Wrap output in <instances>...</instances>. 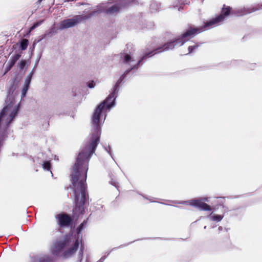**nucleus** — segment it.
Segmentation results:
<instances>
[{
  "label": "nucleus",
  "mask_w": 262,
  "mask_h": 262,
  "mask_svg": "<svg viewBox=\"0 0 262 262\" xmlns=\"http://www.w3.org/2000/svg\"><path fill=\"white\" fill-rule=\"evenodd\" d=\"M222 16H217L209 21H207L203 27L196 28L190 27L185 32L182 34L181 36L164 43L163 46L158 47L152 50L151 51L145 53L141 59L136 63H133L134 62L135 60L130 54L126 53H121L120 56L122 62L124 64L130 65L131 68L127 69L120 77L114 85L112 91L109 94L108 112L112 107H114L116 105L115 101L118 95L119 85L129 72L132 70L137 69L138 66L139 65L142 61L146 60L147 58L152 57L156 54L172 50L175 47L183 45L186 41L190 40L198 33L219 25L220 23L222 22Z\"/></svg>",
  "instance_id": "1"
},
{
  "label": "nucleus",
  "mask_w": 262,
  "mask_h": 262,
  "mask_svg": "<svg viewBox=\"0 0 262 262\" xmlns=\"http://www.w3.org/2000/svg\"><path fill=\"white\" fill-rule=\"evenodd\" d=\"M16 86L14 81H12L8 90L6 105L0 113V139L2 142L7 137V129L10 123L16 115L19 109V103L15 100L14 96L17 92H15Z\"/></svg>",
  "instance_id": "2"
},
{
  "label": "nucleus",
  "mask_w": 262,
  "mask_h": 262,
  "mask_svg": "<svg viewBox=\"0 0 262 262\" xmlns=\"http://www.w3.org/2000/svg\"><path fill=\"white\" fill-rule=\"evenodd\" d=\"M88 220L83 222L77 228V237H74L72 235H66L60 237L54 243L51 248L53 255L58 256L65 249L68 248L62 254L64 258L71 257L75 253L79 245V234L82 230L85 227Z\"/></svg>",
  "instance_id": "3"
},
{
  "label": "nucleus",
  "mask_w": 262,
  "mask_h": 262,
  "mask_svg": "<svg viewBox=\"0 0 262 262\" xmlns=\"http://www.w3.org/2000/svg\"><path fill=\"white\" fill-rule=\"evenodd\" d=\"M137 3L138 0H116V3L114 5L104 10H98L93 11L87 15H77L72 18L64 19L60 23L59 28L60 30H63L74 27L82 21L103 12L107 14L113 15L117 13L122 9L125 8L133 4Z\"/></svg>",
  "instance_id": "4"
},
{
  "label": "nucleus",
  "mask_w": 262,
  "mask_h": 262,
  "mask_svg": "<svg viewBox=\"0 0 262 262\" xmlns=\"http://www.w3.org/2000/svg\"><path fill=\"white\" fill-rule=\"evenodd\" d=\"M167 201L171 202L175 204H187L188 203L189 205L196 207L201 211H210L212 210L211 207L209 205L204 203L205 202H208V198L206 197L202 198L199 199H192L189 200V201H183L182 202L171 201Z\"/></svg>",
  "instance_id": "5"
},
{
  "label": "nucleus",
  "mask_w": 262,
  "mask_h": 262,
  "mask_svg": "<svg viewBox=\"0 0 262 262\" xmlns=\"http://www.w3.org/2000/svg\"><path fill=\"white\" fill-rule=\"evenodd\" d=\"M58 225L61 228L70 226L73 222V219L66 213H61L55 216Z\"/></svg>",
  "instance_id": "6"
},
{
  "label": "nucleus",
  "mask_w": 262,
  "mask_h": 262,
  "mask_svg": "<svg viewBox=\"0 0 262 262\" xmlns=\"http://www.w3.org/2000/svg\"><path fill=\"white\" fill-rule=\"evenodd\" d=\"M57 33V30L55 26L51 27L44 34L40 36V38L38 40V42L47 37H51Z\"/></svg>",
  "instance_id": "7"
},
{
  "label": "nucleus",
  "mask_w": 262,
  "mask_h": 262,
  "mask_svg": "<svg viewBox=\"0 0 262 262\" xmlns=\"http://www.w3.org/2000/svg\"><path fill=\"white\" fill-rule=\"evenodd\" d=\"M230 13L231 8L229 6H226L225 5H224L221 11V14L219 15L222 16V21H223L225 17L228 16Z\"/></svg>",
  "instance_id": "8"
},
{
  "label": "nucleus",
  "mask_w": 262,
  "mask_h": 262,
  "mask_svg": "<svg viewBox=\"0 0 262 262\" xmlns=\"http://www.w3.org/2000/svg\"><path fill=\"white\" fill-rule=\"evenodd\" d=\"M30 78H29L28 79H25L24 85L23 88L21 90V98L25 97L26 95L27 91L29 89L30 82Z\"/></svg>",
  "instance_id": "9"
},
{
  "label": "nucleus",
  "mask_w": 262,
  "mask_h": 262,
  "mask_svg": "<svg viewBox=\"0 0 262 262\" xmlns=\"http://www.w3.org/2000/svg\"><path fill=\"white\" fill-rule=\"evenodd\" d=\"M251 12L250 11L246 10L245 8H240L233 10L231 13L236 16H243Z\"/></svg>",
  "instance_id": "10"
},
{
  "label": "nucleus",
  "mask_w": 262,
  "mask_h": 262,
  "mask_svg": "<svg viewBox=\"0 0 262 262\" xmlns=\"http://www.w3.org/2000/svg\"><path fill=\"white\" fill-rule=\"evenodd\" d=\"M161 8V4L156 1H152L150 5V10L151 12H156L158 11Z\"/></svg>",
  "instance_id": "11"
},
{
  "label": "nucleus",
  "mask_w": 262,
  "mask_h": 262,
  "mask_svg": "<svg viewBox=\"0 0 262 262\" xmlns=\"http://www.w3.org/2000/svg\"><path fill=\"white\" fill-rule=\"evenodd\" d=\"M33 262H53V260L50 257L45 255L42 257L35 258Z\"/></svg>",
  "instance_id": "12"
},
{
  "label": "nucleus",
  "mask_w": 262,
  "mask_h": 262,
  "mask_svg": "<svg viewBox=\"0 0 262 262\" xmlns=\"http://www.w3.org/2000/svg\"><path fill=\"white\" fill-rule=\"evenodd\" d=\"M21 56V53H16L11 57L8 62L14 66Z\"/></svg>",
  "instance_id": "13"
},
{
  "label": "nucleus",
  "mask_w": 262,
  "mask_h": 262,
  "mask_svg": "<svg viewBox=\"0 0 262 262\" xmlns=\"http://www.w3.org/2000/svg\"><path fill=\"white\" fill-rule=\"evenodd\" d=\"M202 43H195L193 45H190L188 48V53L186 55L191 54L195 51Z\"/></svg>",
  "instance_id": "14"
},
{
  "label": "nucleus",
  "mask_w": 262,
  "mask_h": 262,
  "mask_svg": "<svg viewBox=\"0 0 262 262\" xmlns=\"http://www.w3.org/2000/svg\"><path fill=\"white\" fill-rule=\"evenodd\" d=\"M80 242V243H81V246H80V250H79V251L78 252V261L79 262H81V261L82 260V257H83V251H84V245H82V244L81 238L79 241V242Z\"/></svg>",
  "instance_id": "15"
},
{
  "label": "nucleus",
  "mask_w": 262,
  "mask_h": 262,
  "mask_svg": "<svg viewBox=\"0 0 262 262\" xmlns=\"http://www.w3.org/2000/svg\"><path fill=\"white\" fill-rule=\"evenodd\" d=\"M29 45V41L27 39H22L20 41V48L21 50H25Z\"/></svg>",
  "instance_id": "16"
},
{
  "label": "nucleus",
  "mask_w": 262,
  "mask_h": 262,
  "mask_svg": "<svg viewBox=\"0 0 262 262\" xmlns=\"http://www.w3.org/2000/svg\"><path fill=\"white\" fill-rule=\"evenodd\" d=\"M208 217H209L210 220L219 222H220L223 219L224 215L217 214L211 215V214H210Z\"/></svg>",
  "instance_id": "17"
},
{
  "label": "nucleus",
  "mask_w": 262,
  "mask_h": 262,
  "mask_svg": "<svg viewBox=\"0 0 262 262\" xmlns=\"http://www.w3.org/2000/svg\"><path fill=\"white\" fill-rule=\"evenodd\" d=\"M42 167L45 170L51 171V165L49 161H45L42 164Z\"/></svg>",
  "instance_id": "18"
},
{
  "label": "nucleus",
  "mask_w": 262,
  "mask_h": 262,
  "mask_svg": "<svg viewBox=\"0 0 262 262\" xmlns=\"http://www.w3.org/2000/svg\"><path fill=\"white\" fill-rule=\"evenodd\" d=\"M27 64L25 60H21L18 63V67L20 70H23Z\"/></svg>",
  "instance_id": "19"
},
{
  "label": "nucleus",
  "mask_w": 262,
  "mask_h": 262,
  "mask_svg": "<svg viewBox=\"0 0 262 262\" xmlns=\"http://www.w3.org/2000/svg\"><path fill=\"white\" fill-rule=\"evenodd\" d=\"M104 150L110 155L111 158L114 160L112 154V148L110 145L107 146H103Z\"/></svg>",
  "instance_id": "20"
},
{
  "label": "nucleus",
  "mask_w": 262,
  "mask_h": 262,
  "mask_svg": "<svg viewBox=\"0 0 262 262\" xmlns=\"http://www.w3.org/2000/svg\"><path fill=\"white\" fill-rule=\"evenodd\" d=\"M111 252V251L107 252L106 253V255L102 256L98 262H103L105 260L106 257L110 254ZM85 262H89V259L88 257H86Z\"/></svg>",
  "instance_id": "21"
},
{
  "label": "nucleus",
  "mask_w": 262,
  "mask_h": 262,
  "mask_svg": "<svg viewBox=\"0 0 262 262\" xmlns=\"http://www.w3.org/2000/svg\"><path fill=\"white\" fill-rule=\"evenodd\" d=\"M36 67V66H35V67H34V68L33 69V70H32L31 73L27 76V77H26V79H28L29 78H30V82L31 81L32 76L35 73Z\"/></svg>",
  "instance_id": "22"
},
{
  "label": "nucleus",
  "mask_w": 262,
  "mask_h": 262,
  "mask_svg": "<svg viewBox=\"0 0 262 262\" xmlns=\"http://www.w3.org/2000/svg\"><path fill=\"white\" fill-rule=\"evenodd\" d=\"M110 184L113 186H115L116 188H118L119 187L118 183L115 180H114L113 179L110 181Z\"/></svg>",
  "instance_id": "23"
},
{
  "label": "nucleus",
  "mask_w": 262,
  "mask_h": 262,
  "mask_svg": "<svg viewBox=\"0 0 262 262\" xmlns=\"http://www.w3.org/2000/svg\"><path fill=\"white\" fill-rule=\"evenodd\" d=\"M13 65L11 64V63H10L8 62V63L6 66V68H5L6 72H7L9 71H10L11 70V69L13 67Z\"/></svg>",
  "instance_id": "24"
},
{
  "label": "nucleus",
  "mask_w": 262,
  "mask_h": 262,
  "mask_svg": "<svg viewBox=\"0 0 262 262\" xmlns=\"http://www.w3.org/2000/svg\"><path fill=\"white\" fill-rule=\"evenodd\" d=\"M43 21H44L43 20H39V21L34 23L33 24V25L37 28L38 26H39L40 25H41L43 23Z\"/></svg>",
  "instance_id": "25"
},
{
  "label": "nucleus",
  "mask_w": 262,
  "mask_h": 262,
  "mask_svg": "<svg viewBox=\"0 0 262 262\" xmlns=\"http://www.w3.org/2000/svg\"><path fill=\"white\" fill-rule=\"evenodd\" d=\"M95 84L94 83V81H91L89 82L88 86L89 88H94L95 87Z\"/></svg>",
  "instance_id": "26"
},
{
  "label": "nucleus",
  "mask_w": 262,
  "mask_h": 262,
  "mask_svg": "<svg viewBox=\"0 0 262 262\" xmlns=\"http://www.w3.org/2000/svg\"><path fill=\"white\" fill-rule=\"evenodd\" d=\"M154 26L153 22H149L148 25H147L146 28L148 29H151Z\"/></svg>",
  "instance_id": "27"
},
{
  "label": "nucleus",
  "mask_w": 262,
  "mask_h": 262,
  "mask_svg": "<svg viewBox=\"0 0 262 262\" xmlns=\"http://www.w3.org/2000/svg\"><path fill=\"white\" fill-rule=\"evenodd\" d=\"M143 197L147 200H148L150 202H155V201L151 197H146V196L142 195Z\"/></svg>",
  "instance_id": "28"
},
{
  "label": "nucleus",
  "mask_w": 262,
  "mask_h": 262,
  "mask_svg": "<svg viewBox=\"0 0 262 262\" xmlns=\"http://www.w3.org/2000/svg\"><path fill=\"white\" fill-rule=\"evenodd\" d=\"M219 199H220V203L222 205H223L224 203V199H225V198H219Z\"/></svg>",
  "instance_id": "29"
},
{
  "label": "nucleus",
  "mask_w": 262,
  "mask_h": 262,
  "mask_svg": "<svg viewBox=\"0 0 262 262\" xmlns=\"http://www.w3.org/2000/svg\"><path fill=\"white\" fill-rule=\"evenodd\" d=\"M40 57H41V55H40V56H39V57L38 58V59H36V63H35V66H37L38 63V62H39V60H40Z\"/></svg>",
  "instance_id": "30"
},
{
  "label": "nucleus",
  "mask_w": 262,
  "mask_h": 262,
  "mask_svg": "<svg viewBox=\"0 0 262 262\" xmlns=\"http://www.w3.org/2000/svg\"><path fill=\"white\" fill-rule=\"evenodd\" d=\"M132 242H130V243H127V244H125L124 245H121L119 247V248H121V247H125L126 246H128L129 244H130V243H132Z\"/></svg>",
  "instance_id": "31"
},
{
  "label": "nucleus",
  "mask_w": 262,
  "mask_h": 262,
  "mask_svg": "<svg viewBox=\"0 0 262 262\" xmlns=\"http://www.w3.org/2000/svg\"><path fill=\"white\" fill-rule=\"evenodd\" d=\"M259 8V7H256V8L255 9H252L250 11L251 12H254V11H255L257 10H258Z\"/></svg>",
  "instance_id": "32"
},
{
  "label": "nucleus",
  "mask_w": 262,
  "mask_h": 262,
  "mask_svg": "<svg viewBox=\"0 0 262 262\" xmlns=\"http://www.w3.org/2000/svg\"><path fill=\"white\" fill-rule=\"evenodd\" d=\"M36 27L34 25H33L31 28H30V30H34V29H35Z\"/></svg>",
  "instance_id": "33"
},
{
  "label": "nucleus",
  "mask_w": 262,
  "mask_h": 262,
  "mask_svg": "<svg viewBox=\"0 0 262 262\" xmlns=\"http://www.w3.org/2000/svg\"><path fill=\"white\" fill-rule=\"evenodd\" d=\"M100 8H106V4H103L101 6H99Z\"/></svg>",
  "instance_id": "34"
},
{
  "label": "nucleus",
  "mask_w": 262,
  "mask_h": 262,
  "mask_svg": "<svg viewBox=\"0 0 262 262\" xmlns=\"http://www.w3.org/2000/svg\"><path fill=\"white\" fill-rule=\"evenodd\" d=\"M222 229H223V228H222V227H221V226H220V227H219V228H218V229H219V231H221V230H222Z\"/></svg>",
  "instance_id": "35"
},
{
  "label": "nucleus",
  "mask_w": 262,
  "mask_h": 262,
  "mask_svg": "<svg viewBox=\"0 0 262 262\" xmlns=\"http://www.w3.org/2000/svg\"><path fill=\"white\" fill-rule=\"evenodd\" d=\"M161 203V204H164V205H171L170 204H165V203Z\"/></svg>",
  "instance_id": "36"
},
{
  "label": "nucleus",
  "mask_w": 262,
  "mask_h": 262,
  "mask_svg": "<svg viewBox=\"0 0 262 262\" xmlns=\"http://www.w3.org/2000/svg\"><path fill=\"white\" fill-rule=\"evenodd\" d=\"M82 5H83L82 3H78V6Z\"/></svg>",
  "instance_id": "37"
},
{
  "label": "nucleus",
  "mask_w": 262,
  "mask_h": 262,
  "mask_svg": "<svg viewBox=\"0 0 262 262\" xmlns=\"http://www.w3.org/2000/svg\"><path fill=\"white\" fill-rule=\"evenodd\" d=\"M181 9V7H180L178 8L179 11H180Z\"/></svg>",
  "instance_id": "38"
},
{
  "label": "nucleus",
  "mask_w": 262,
  "mask_h": 262,
  "mask_svg": "<svg viewBox=\"0 0 262 262\" xmlns=\"http://www.w3.org/2000/svg\"><path fill=\"white\" fill-rule=\"evenodd\" d=\"M206 227H206V226H205L204 227V229H206Z\"/></svg>",
  "instance_id": "39"
},
{
  "label": "nucleus",
  "mask_w": 262,
  "mask_h": 262,
  "mask_svg": "<svg viewBox=\"0 0 262 262\" xmlns=\"http://www.w3.org/2000/svg\"><path fill=\"white\" fill-rule=\"evenodd\" d=\"M115 249H117V248H114V249H113L112 250Z\"/></svg>",
  "instance_id": "40"
},
{
  "label": "nucleus",
  "mask_w": 262,
  "mask_h": 262,
  "mask_svg": "<svg viewBox=\"0 0 262 262\" xmlns=\"http://www.w3.org/2000/svg\"><path fill=\"white\" fill-rule=\"evenodd\" d=\"M51 174H52V175L53 176V173H52V171H51Z\"/></svg>",
  "instance_id": "41"
}]
</instances>
